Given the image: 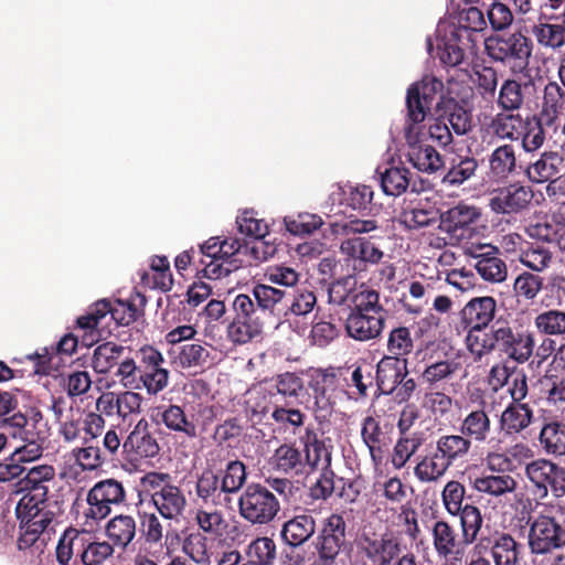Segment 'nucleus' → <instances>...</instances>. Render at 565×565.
I'll use <instances>...</instances> for the list:
<instances>
[{"mask_svg": "<svg viewBox=\"0 0 565 565\" xmlns=\"http://www.w3.org/2000/svg\"><path fill=\"white\" fill-rule=\"evenodd\" d=\"M524 132H521V145L522 149L526 152H534L539 150L545 142V120H542L540 116L533 115L531 118L527 117L524 122Z\"/></svg>", "mask_w": 565, "mask_h": 565, "instance_id": "4d7b16f0", "label": "nucleus"}, {"mask_svg": "<svg viewBox=\"0 0 565 565\" xmlns=\"http://www.w3.org/2000/svg\"><path fill=\"white\" fill-rule=\"evenodd\" d=\"M531 34L540 49L552 53L559 52L565 46V21L557 22L542 14L531 26Z\"/></svg>", "mask_w": 565, "mask_h": 565, "instance_id": "5701e85b", "label": "nucleus"}, {"mask_svg": "<svg viewBox=\"0 0 565 565\" xmlns=\"http://www.w3.org/2000/svg\"><path fill=\"white\" fill-rule=\"evenodd\" d=\"M492 424L489 414L483 409L468 413L461 420L459 433L472 441L484 443L491 435Z\"/></svg>", "mask_w": 565, "mask_h": 565, "instance_id": "ea45409f", "label": "nucleus"}, {"mask_svg": "<svg viewBox=\"0 0 565 565\" xmlns=\"http://www.w3.org/2000/svg\"><path fill=\"white\" fill-rule=\"evenodd\" d=\"M126 489L121 481L109 478L98 481L87 493L86 519L100 521L111 513L113 505L126 502Z\"/></svg>", "mask_w": 565, "mask_h": 565, "instance_id": "9b49d317", "label": "nucleus"}, {"mask_svg": "<svg viewBox=\"0 0 565 565\" xmlns=\"http://www.w3.org/2000/svg\"><path fill=\"white\" fill-rule=\"evenodd\" d=\"M157 419L163 424L166 428L175 434H182L189 439L198 437V427L191 420L184 409L175 404L161 405L157 407Z\"/></svg>", "mask_w": 565, "mask_h": 565, "instance_id": "c85d7f7f", "label": "nucleus"}, {"mask_svg": "<svg viewBox=\"0 0 565 565\" xmlns=\"http://www.w3.org/2000/svg\"><path fill=\"white\" fill-rule=\"evenodd\" d=\"M495 352L518 364L526 363L534 354L535 333L515 319H495Z\"/></svg>", "mask_w": 565, "mask_h": 565, "instance_id": "f03ea898", "label": "nucleus"}, {"mask_svg": "<svg viewBox=\"0 0 565 565\" xmlns=\"http://www.w3.org/2000/svg\"><path fill=\"white\" fill-rule=\"evenodd\" d=\"M479 171V160L467 152L455 153L447 167V171L444 174L441 182L449 186H460L463 183L471 181L477 178Z\"/></svg>", "mask_w": 565, "mask_h": 565, "instance_id": "cd10ccee", "label": "nucleus"}, {"mask_svg": "<svg viewBox=\"0 0 565 565\" xmlns=\"http://www.w3.org/2000/svg\"><path fill=\"white\" fill-rule=\"evenodd\" d=\"M406 358L384 355L376 364L375 381L381 394L388 395L398 384L399 377L407 369Z\"/></svg>", "mask_w": 565, "mask_h": 565, "instance_id": "7c9ffc66", "label": "nucleus"}, {"mask_svg": "<svg viewBox=\"0 0 565 565\" xmlns=\"http://www.w3.org/2000/svg\"><path fill=\"white\" fill-rule=\"evenodd\" d=\"M347 545V522L342 514L332 513L322 523L316 541L317 558L310 565H337Z\"/></svg>", "mask_w": 565, "mask_h": 565, "instance_id": "9d476101", "label": "nucleus"}, {"mask_svg": "<svg viewBox=\"0 0 565 565\" xmlns=\"http://www.w3.org/2000/svg\"><path fill=\"white\" fill-rule=\"evenodd\" d=\"M404 136L407 142V161L416 170L431 174L445 167L441 154L433 146L419 141L416 131L404 128Z\"/></svg>", "mask_w": 565, "mask_h": 565, "instance_id": "f3484780", "label": "nucleus"}, {"mask_svg": "<svg viewBox=\"0 0 565 565\" xmlns=\"http://www.w3.org/2000/svg\"><path fill=\"white\" fill-rule=\"evenodd\" d=\"M497 307V300L491 296L470 299L460 311L463 329L486 330L495 321Z\"/></svg>", "mask_w": 565, "mask_h": 565, "instance_id": "aec40b11", "label": "nucleus"}, {"mask_svg": "<svg viewBox=\"0 0 565 565\" xmlns=\"http://www.w3.org/2000/svg\"><path fill=\"white\" fill-rule=\"evenodd\" d=\"M355 546L362 559L371 565H390L406 551L399 534L390 530L379 532L371 525L360 529Z\"/></svg>", "mask_w": 565, "mask_h": 565, "instance_id": "f257e3e1", "label": "nucleus"}, {"mask_svg": "<svg viewBox=\"0 0 565 565\" xmlns=\"http://www.w3.org/2000/svg\"><path fill=\"white\" fill-rule=\"evenodd\" d=\"M459 514L461 534L465 537V542L470 545L477 540L480 541L481 534L486 535L484 531H482L483 518L480 509L472 504H466Z\"/></svg>", "mask_w": 565, "mask_h": 565, "instance_id": "13d9d810", "label": "nucleus"}, {"mask_svg": "<svg viewBox=\"0 0 565 565\" xmlns=\"http://www.w3.org/2000/svg\"><path fill=\"white\" fill-rule=\"evenodd\" d=\"M141 481L151 491V502L159 514L166 520L179 521L188 500L183 490L173 483L171 475L152 471L146 473Z\"/></svg>", "mask_w": 565, "mask_h": 565, "instance_id": "20e7f679", "label": "nucleus"}, {"mask_svg": "<svg viewBox=\"0 0 565 565\" xmlns=\"http://www.w3.org/2000/svg\"><path fill=\"white\" fill-rule=\"evenodd\" d=\"M563 162L564 159L557 151H544L537 160L527 164L524 173L532 183H545L558 174Z\"/></svg>", "mask_w": 565, "mask_h": 565, "instance_id": "f704fd0d", "label": "nucleus"}, {"mask_svg": "<svg viewBox=\"0 0 565 565\" xmlns=\"http://www.w3.org/2000/svg\"><path fill=\"white\" fill-rule=\"evenodd\" d=\"M547 127H556L558 119L565 116V88L556 81H548L542 90L540 111Z\"/></svg>", "mask_w": 565, "mask_h": 565, "instance_id": "a878e982", "label": "nucleus"}, {"mask_svg": "<svg viewBox=\"0 0 565 565\" xmlns=\"http://www.w3.org/2000/svg\"><path fill=\"white\" fill-rule=\"evenodd\" d=\"M533 198L534 191L530 185L515 182L495 190L489 206L497 214H518L529 209Z\"/></svg>", "mask_w": 565, "mask_h": 565, "instance_id": "dca6fc26", "label": "nucleus"}, {"mask_svg": "<svg viewBox=\"0 0 565 565\" xmlns=\"http://www.w3.org/2000/svg\"><path fill=\"white\" fill-rule=\"evenodd\" d=\"M470 484L481 495L500 498L512 493L518 487L516 480L510 475H497L483 472L473 479Z\"/></svg>", "mask_w": 565, "mask_h": 565, "instance_id": "473e14b6", "label": "nucleus"}, {"mask_svg": "<svg viewBox=\"0 0 565 565\" xmlns=\"http://www.w3.org/2000/svg\"><path fill=\"white\" fill-rule=\"evenodd\" d=\"M127 352H130L129 348L113 341L104 342L94 349L89 365L97 374L106 375L117 366Z\"/></svg>", "mask_w": 565, "mask_h": 565, "instance_id": "e433bc0d", "label": "nucleus"}, {"mask_svg": "<svg viewBox=\"0 0 565 565\" xmlns=\"http://www.w3.org/2000/svg\"><path fill=\"white\" fill-rule=\"evenodd\" d=\"M423 444L420 433H415L405 437H401L394 446L392 465L396 469H402L413 455L416 454Z\"/></svg>", "mask_w": 565, "mask_h": 565, "instance_id": "69168bd1", "label": "nucleus"}, {"mask_svg": "<svg viewBox=\"0 0 565 565\" xmlns=\"http://www.w3.org/2000/svg\"><path fill=\"white\" fill-rule=\"evenodd\" d=\"M481 216L479 207L459 202L440 214V230L457 239L469 238Z\"/></svg>", "mask_w": 565, "mask_h": 565, "instance_id": "2eb2a0df", "label": "nucleus"}, {"mask_svg": "<svg viewBox=\"0 0 565 565\" xmlns=\"http://www.w3.org/2000/svg\"><path fill=\"white\" fill-rule=\"evenodd\" d=\"M271 382L269 387L279 403L289 404L292 398H303L305 383L297 373L285 372L277 374L271 379Z\"/></svg>", "mask_w": 565, "mask_h": 565, "instance_id": "a19ab883", "label": "nucleus"}, {"mask_svg": "<svg viewBox=\"0 0 565 565\" xmlns=\"http://www.w3.org/2000/svg\"><path fill=\"white\" fill-rule=\"evenodd\" d=\"M299 440L303 446L307 465L312 468L318 467L320 463H323L326 467L330 466L331 451L313 428L307 427L303 435L299 437Z\"/></svg>", "mask_w": 565, "mask_h": 565, "instance_id": "37998d69", "label": "nucleus"}, {"mask_svg": "<svg viewBox=\"0 0 565 565\" xmlns=\"http://www.w3.org/2000/svg\"><path fill=\"white\" fill-rule=\"evenodd\" d=\"M337 385L338 375L333 367L313 370L309 374L300 404L313 412L317 420H324L333 411Z\"/></svg>", "mask_w": 565, "mask_h": 565, "instance_id": "423d86ee", "label": "nucleus"}, {"mask_svg": "<svg viewBox=\"0 0 565 565\" xmlns=\"http://www.w3.org/2000/svg\"><path fill=\"white\" fill-rule=\"evenodd\" d=\"M139 365L140 390L157 395L169 384L170 372L161 352L151 345H145L137 351Z\"/></svg>", "mask_w": 565, "mask_h": 565, "instance_id": "f8f14e48", "label": "nucleus"}, {"mask_svg": "<svg viewBox=\"0 0 565 565\" xmlns=\"http://www.w3.org/2000/svg\"><path fill=\"white\" fill-rule=\"evenodd\" d=\"M539 441L547 455L565 456V420L552 419L544 423Z\"/></svg>", "mask_w": 565, "mask_h": 565, "instance_id": "c03bdc74", "label": "nucleus"}, {"mask_svg": "<svg viewBox=\"0 0 565 565\" xmlns=\"http://www.w3.org/2000/svg\"><path fill=\"white\" fill-rule=\"evenodd\" d=\"M234 318L227 327V337L235 344H245L263 332L264 320L249 295L239 294L233 301Z\"/></svg>", "mask_w": 565, "mask_h": 565, "instance_id": "6e6552de", "label": "nucleus"}, {"mask_svg": "<svg viewBox=\"0 0 565 565\" xmlns=\"http://www.w3.org/2000/svg\"><path fill=\"white\" fill-rule=\"evenodd\" d=\"M458 369V363L450 360H441L427 364L420 374L426 390H436L439 384L452 377Z\"/></svg>", "mask_w": 565, "mask_h": 565, "instance_id": "6e6d98bb", "label": "nucleus"}, {"mask_svg": "<svg viewBox=\"0 0 565 565\" xmlns=\"http://www.w3.org/2000/svg\"><path fill=\"white\" fill-rule=\"evenodd\" d=\"M449 468L450 465L435 449L433 452L417 456L414 476L420 482L433 483L439 481Z\"/></svg>", "mask_w": 565, "mask_h": 565, "instance_id": "58836bf2", "label": "nucleus"}, {"mask_svg": "<svg viewBox=\"0 0 565 565\" xmlns=\"http://www.w3.org/2000/svg\"><path fill=\"white\" fill-rule=\"evenodd\" d=\"M55 514L50 509L34 510L33 513L18 518L20 521V535L17 544L19 550L33 546L49 532Z\"/></svg>", "mask_w": 565, "mask_h": 565, "instance_id": "412c9836", "label": "nucleus"}, {"mask_svg": "<svg viewBox=\"0 0 565 565\" xmlns=\"http://www.w3.org/2000/svg\"><path fill=\"white\" fill-rule=\"evenodd\" d=\"M340 253L352 260L353 271L364 269L366 264L376 265L384 257L383 250L364 237H351L340 244Z\"/></svg>", "mask_w": 565, "mask_h": 565, "instance_id": "4be33fe9", "label": "nucleus"}, {"mask_svg": "<svg viewBox=\"0 0 565 565\" xmlns=\"http://www.w3.org/2000/svg\"><path fill=\"white\" fill-rule=\"evenodd\" d=\"M544 278L532 271H522L513 282V292L518 300L533 302L543 289Z\"/></svg>", "mask_w": 565, "mask_h": 565, "instance_id": "052dcab7", "label": "nucleus"}, {"mask_svg": "<svg viewBox=\"0 0 565 565\" xmlns=\"http://www.w3.org/2000/svg\"><path fill=\"white\" fill-rule=\"evenodd\" d=\"M476 258L475 268L480 277L489 282H503L508 277V267L500 257L498 248L473 255Z\"/></svg>", "mask_w": 565, "mask_h": 565, "instance_id": "c9c22d12", "label": "nucleus"}, {"mask_svg": "<svg viewBox=\"0 0 565 565\" xmlns=\"http://www.w3.org/2000/svg\"><path fill=\"white\" fill-rule=\"evenodd\" d=\"M472 445L470 439L461 434L441 435L436 440L435 449L450 465H455L466 458Z\"/></svg>", "mask_w": 565, "mask_h": 565, "instance_id": "a18cd8bd", "label": "nucleus"}, {"mask_svg": "<svg viewBox=\"0 0 565 565\" xmlns=\"http://www.w3.org/2000/svg\"><path fill=\"white\" fill-rule=\"evenodd\" d=\"M522 122L523 118L520 114L501 110L491 118L489 127L499 139L516 141L521 136Z\"/></svg>", "mask_w": 565, "mask_h": 565, "instance_id": "09e8293b", "label": "nucleus"}, {"mask_svg": "<svg viewBox=\"0 0 565 565\" xmlns=\"http://www.w3.org/2000/svg\"><path fill=\"white\" fill-rule=\"evenodd\" d=\"M279 404V401H277L276 395L269 386L254 387L248 392L246 399L247 411L252 416H257L258 420H262V418L268 414L271 415L274 408L278 407Z\"/></svg>", "mask_w": 565, "mask_h": 565, "instance_id": "8fccbe9b", "label": "nucleus"}, {"mask_svg": "<svg viewBox=\"0 0 565 565\" xmlns=\"http://www.w3.org/2000/svg\"><path fill=\"white\" fill-rule=\"evenodd\" d=\"M534 422V409L529 403H509L501 413L499 427L507 437L523 436Z\"/></svg>", "mask_w": 565, "mask_h": 565, "instance_id": "b1692460", "label": "nucleus"}, {"mask_svg": "<svg viewBox=\"0 0 565 565\" xmlns=\"http://www.w3.org/2000/svg\"><path fill=\"white\" fill-rule=\"evenodd\" d=\"M552 260L553 255L551 250L539 245H531L522 249L519 256V262L535 273L544 271L551 266Z\"/></svg>", "mask_w": 565, "mask_h": 565, "instance_id": "338daca9", "label": "nucleus"}, {"mask_svg": "<svg viewBox=\"0 0 565 565\" xmlns=\"http://www.w3.org/2000/svg\"><path fill=\"white\" fill-rule=\"evenodd\" d=\"M536 330L547 337L565 335V310L547 309L534 318Z\"/></svg>", "mask_w": 565, "mask_h": 565, "instance_id": "bf43d9fd", "label": "nucleus"}, {"mask_svg": "<svg viewBox=\"0 0 565 565\" xmlns=\"http://www.w3.org/2000/svg\"><path fill=\"white\" fill-rule=\"evenodd\" d=\"M221 476V483L227 497L243 489L247 480L246 466L238 459L228 460L225 468L216 471Z\"/></svg>", "mask_w": 565, "mask_h": 565, "instance_id": "3c124183", "label": "nucleus"}, {"mask_svg": "<svg viewBox=\"0 0 565 565\" xmlns=\"http://www.w3.org/2000/svg\"><path fill=\"white\" fill-rule=\"evenodd\" d=\"M532 86L531 82L522 84L516 79H505L497 96L498 107L504 111H519L524 105L525 92Z\"/></svg>", "mask_w": 565, "mask_h": 565, "instance_id": "79ce46f5", "label": "nucleus"}, {"mask_svg": "<svg viewBox=\"0 0 565 565\" xmlns=\"http://www.w3.org/2000/svg\"><path fill=\"white\" fill-rule=\"evenodd\" d=\"M436 114L440 115L456 136H465L473 128L472 110L463 100L441 95L436 104Z\"/></svg>", "mask_w": 565, "mask_h": 565, "instance_id": "6ab92c4d", "label": "nucleus"}, {"mask_svg": "<svg viewBox=\"0 0 565 565\" xmlns=\"http://www.w3.org/2000/svg\"><path fill=\"white\" fill-rule=\"evenodd\" d=\"M491 376L497 381L494 390L508 386V393L511 396L510 403H525L529 394L527 375L523 370L510 371L509 367L493 366L490 371Z\"/></svg>", "mask_w": 565, "mask_h": 565, "instance_id": "2f4dec72", "label": "nucleus"}, {"mask_svg": "<svg viewBox=\"0 0 565 565\" xmlns=\"http://www.w3.org/2000/svg\"><path fill=\"white\" fill-rule=\"evenodd\" d=\"M411 186V171L405 167H391L381 172V188L386 195L399 196Z\"/></svg>", "mask_w": 565, "mask_h": 565, "instance_id": "864d4df0", "label": "nucleus"}, {"mask_svg": "<svg viewBox=\"0 0 565 565\" xmlns=\"http://www.w3.org/2000/svg\"><path fill=\"white\" fill-rule=\"evenodd\" d=\"M317 522L312 514L302 512L287 520L280 531L282 541L292 548L306 544L316 533Z\"/></svg>", "mask_w": 565, "mask_h": 565, "instance_id": "bb28decb", "label": "nucleus"}, {"mask_svg": "<svg viewBox=\"0 0 565 565\" xmlns=\"http://www.w3.org/2000/svg\"><path fill=\"white\" fill-rule=\"evenodd\" d=\"M386 317L371 316L365 313L350 312L345 319V331L348 337L366 342L377 339L385 327Z\"/></svg>", "mask_w": 565, "mask_h": 565, "instance_id": "393cba45", "label": "nucleus"}, {"mask_svg": "<svg viewBox=\"0 0 565 565\" xmlns=\"http://www.w3.org/2000/svg\"><path fill=\"white\" fill-rule=\"evenodd\" d=\"M223 450L207 460V467L202 470L195 481V494L203 505L222 507L231 502L221 483V476L214 470L223 462Z\"/></svg>", "mask_w": 565, "mask_h": 565, "instance_id": "4468645a", "label": "nucleus"}, {"mask_svg": "<svg viewBox=\"0 0 565 565\" xmlns=\"http://www.w3.org/2000/svg\"><path fill=\"white\" fill-rule=\"evenodd\" d=\"M160 452V446L147 419L141 418L122 443V456L134 466L152 459Z\"/></svg>", "mask_w": 565, "mask_h": 565, "instance_id": "ddd939ff", "label": "nucleus"}, {"mask_svg": "<svg viewBox=\"0 0 565 565\" xmlns=\"http://www.w3.org/2000/svg\"><path fill=\"white\" fill-rule=\"evenodd\" d=\"M105 531L114 547L126 550L137 535V523L131 515L118 514L107 522Z\"/></svg>", "mask_w": 565, "mask_h": 565, "instance_id": "4c0bfd02", "label": "nucleus"}, {"mask_svg": "<svg viewBox=\"0 0 565 565\" xmlns=\"http://www.w3.org/2000/svg\"><path fill=\"white\" fill-rule=\"evenodd\" d=\"M467 331L466 344L468 350L476 356L495 352V321L489 327V331L476 330V328H465Z\"/></svg>", "mask_w": 565, "mask_h": 565, "instance_id": "603ef678", "label": "nucleus"}, {"mask_svg": "<svg viewBox=\"0 0 565 565\" xmlns=\"http://www.w3.org/2000/svg\"><path fill=\"white\" fill-rule=\"evenodd\" d=\"M81 563L83 565H102L106 559L113 556L115 548L107 541L94 540L86 532H81Z\"/></svg>", "mask_w": 565, "mask_h": 565, "instance_id": "de8ad7c7", "label": "nucleus"}, {"mask_svg": "<svg viewBox=\"0 0 565 565\" xmlns=\"http://www.w3.org/2000/svg\"><path fill=\"white\" fill-rule=\"evenodd\" d=\"M252 295L263 316L267 312L273 313L277 306L287 298V292L285 290L266 284L254 285Z\"/></svg>", "mask_w": 565, "mask_h": 565, "instance_id": "e2e57ef3", "label": "nucleus"}, {"mask_svg": "<svg viewBox=\"0 0 565 565\" xmlns=\"http://www.w3.org/2000/svg\"><path fill=\"white\" fill-rule=\"evenodd\" d=\"M484 50L492 61L508 65L513 72H521L530 63L533 42L521 31H514L484 39Z\"/></svg>", "mask_w": 565, "mask_h": 565, "instance_id": "7ed1b4c3", "label": "nucleus"}, {"mask_svg": "<svg viewBox=\"0 0 565 565\" xmlns=\"http://www.w3.org/2000/svg\"><path fill=\"white\" fill-rule=\"evenodd\" d=\"M524 475L536 499L544 500L550 493L555 499L565 495V468L561 465L539 458L526 463Z\"/></svg>", "mask_w": 565, "mask_h": 565, "instance_id": "0eeeda50", "label": "nucleus"}, {"mask_svg": "<svg viewBox=\"0 0 565 565\" xmlns=\"http://www.w3.org/2000/svg\"><path fill=\"white\" fill-rule=\"evenodd\" d=\"M237 505L241 518L252 525L271 523L281 510L277 495L260 482L247 484L238 498Z\"/></svg>", "mask_w": 565, "mask_h": 565, "instance_id": "39448f33", "label": "nucleus"}, {"mask_svg": "<svg viewBox=\"0 0 565 565\" xmlns=\"http://www.w3.org/2000/svg\"><path fill=\"white\" fill-rule=\"evenodd\" d=\"M352 313H365L386 317V310L380 302V294L374 289H365L352 296Z\"/></svg>", "mask_w": 565, "mask_h": 565, "instance_id": "0e129e2a", "label": "nucleus"}, {"mask_svg": "<svg viewBox=\"0 0 565 565\" xmlns=\"http://www.w3.org/2000/svg\"><path fill=\"white\" fill-rule=\"evenodd\" d=\"M247 555L256 565H271L276 559V543L267 536L257 537L248 545Z\"/></svg>", "mask_w": 565, "mask_h": 565, "instance_id": "774afa93", "label": "nucleus"}, {"mask_svg": "<svg viewBox=\"0 0 565 565\" xmlns=\"http://www.w3.org/2000/svg\"><path fill=\"white\" fill-rule=\"evenodd\" d=\"M414 350V339L407 327L393 328L387 335L386 351L387 356L406 358Z\"/></svg>", "mask_w": 565, "mask_h": 565, "instance_id": "680f3d73", "label": "nucleus"}, {"mask_svg": "<svg viewBox=\"0 0 565 565\" xmlns=\"http://www.w3.org/2000/svg\"><path fill=\"white\" fill-rule=\"evenodd\" d=\"M486 550L490 548L493 565H519L522 554V544L510 533L494 531L492 534L480 536V543Z\"/></svg>", "mask_w": 565, "mask_h": 565, "instance_id": "a211bd4d", "label": "nucleus"}, {"mask_svg": "<svg viewBox=\"0 0 565 565\" xmlns=\"http://www.w3.org/2000/svg\"><path fill=\"white\" fill-rule=\"evenodd\" d=\"M55 468L51 465H38L28 470L19 480L21 491L33 492L47 498L49 483L55 479Z\"/></svg>", "mask_w": 565, "mask_h": 565, "instance_id": "49530a36", "label": "nucleus"}, {"mask_svg": "<svg viewBox=\"0 0 565 565\" xmlns=\"http://www.w3.org/2000/svg\"><path fill=\"white\" fill-rule=\"evenodd\" d=\"M433 545L439 557H448L451 554H459V548H467L465 537L457 533L456 529L447 521L438 520L431 527Z\"/></svg>", "mask_w": 565, "mask_h": 565, "instance_id": "c756f323", "label": "nucleus"}, {"mask_svg": "<svg viewBox=\"0 0 565 565\" xmlns=\"http://www.w3.org/2000/svg\"><path fill=\"white\" fill-rule=\"evenodd\" d=\"M527 545L532 555H547L565 547V522L540 513L530 523Z\"/></svg>", "mask_w": 565, "mask_h": 565, "instance_id": "1a4fd4ad", "label": "nucleus"}, {"mask_svg": "<svg viewBox=\"0 0 565 565\" xmlns=\"http://www.w3.org/2000/svg\"><path fill=\"white\" fill-rule=\"evenodd\" d=\"M489 173L495 181H505L518 170L515 148L511 143L497 147L489 156Z\"/></svg>", "mask_w": 565, "mask_h": 565, "instance_id": "72a5a7b5", "label": "nucleus"}, {"mask_svg": "<svg viewBox=\"0 0 565 565\" xmlns=\"http://www.w3.org/2000/svg\"><path fill=\"white\" fill-rule=\"evenodd\" d=\"M82 536L81 532L76 529L68 527L60 537L56 546V561L60 565H70L73 556L76 555L74 564H77V558L81 559Z\"/></svg>", "mask_w": 565, "mask_h": 565, "instance_id": "5fc2aeb1", "label": "nucleus"}]
</instances>
